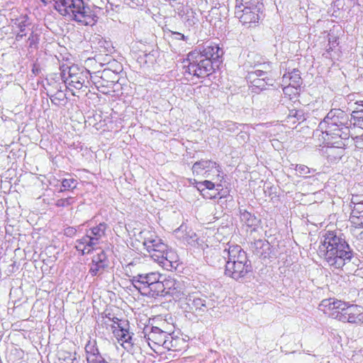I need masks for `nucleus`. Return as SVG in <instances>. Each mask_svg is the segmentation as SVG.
Instances as JSON below:
<instances>
[{
    "mask_svg": "<svg viewBox=\"0 0 363 363\" xmlns=\"http://www.w3.org/2000/svg\"><path fill=\"white\" fill-rule=\"evenodd\" d=\"M132 283L143 296L152 298L169 296L178 301L179 306L180 301L189 292L183 281L155 272L139 274L133 277Z\"/></svg>",
    "mask_w": 363,
    "mask_h": 363,
    "instance_id": "obj_1",
    "label": "nucleus"
},
{
    "mask_svg": "<svg viewBox=\"0 0 363 363\" xmlns=\"http://www.w3.org/2000/svg\"><path fill=\"white\" fill-rule=\"evenodd\" d=\"M318 253L328 266L337 269L350 262L354 257L345 236L335 231H327L322 235Z\"/></svg>",
    "mask_w": 363,
    "mask_h": 363,
    "instance_id": "obj_2",
    "label": "nucleus"
},
{
    "mask_svg": "<svg viewBox=\"0 0 363 363\" xmlns=\"http://www.w3.org/2000/svg\"><path fill=\"white\" fill-rule=\"evenodd\" d=\"M223 55V50L216 44H206L187 55L184 72L196 77H206L213 70V64L220 62Z\"/></svg>",
    "mask_w": 363,
    "mask_h": 363,
    "instance_id": "obj_3",
    "label": "nucleus"
},
{
    "mask_svg": "<svg viewBox=\"0 0 363 363\" xmlns=\"http://www.w3.org/2000/svg\"><path fill=\"white\" fill-rule=\"evenodd\" d=\"M350 119L348 115L340 108L331 109L321 121L315 130V134L320 133L323 139L328 143L336 138L348 139L350 137Z\"/></svg>",
    "mask_w": 363,
    "mask_h": 363,
    "instance_id": "obj_4",
    "label": "nucleus"
},
{
    "mask_svg": "<svg viewBox=\"0 0 363 363\" xmlns=\"http://www.w3.org/2000/svg\"><path fill=\"white\" fill-rule=\"evenodd\" d=\"M55 9L63 16H67L85 26H93L97 22L95 10L83 0H53Z\"/></svg>",
    "mask_w": 363,
    "mask_h": 363,
    "instance_id": "obj_5",
    "label": "nucleus"
},
{
    "mask_svg": "<svg viewBox=\"0 0 363 363\" xmlns=\"http://www.w3.org/2000/svg\"><path fill=\"white\" fill-rule=\"evenodd\" d=\"M179 307L184 312L191 313L197 317H202L213 310L216 302L200 292H188L185 298L180 301Z\"/></svg>",
    "mask_w": 363,
    "mask_h": 363,
    "instance_id": "obj_6",
    "label": "nucleus"
},
{
    "mask_svg": "<svg viewBox=\"0 0 363 363\" xmlns=\"http://www.w3.org/2000/svg\"><path fill=\"white\" fill-rule=\"evenodd\" d=\"M62 78L71 91L88 88L91 84V73L84 67L73 65L62 71ZM74 96L75 94L72 92Z\"/></svg>",
    "mask_w": 363,
    "mask_h": 363,
    "instance_id": "obj_7",
    "label": "nucleus"
},
{
    "mask_svg": "<svg viewBox=\"0 0 363 363\" xmlns=\"http://www.w3.org/2000/svg\"><path fill=\"white\" fill-rule=\"evenodd\" d=\"M108 228V225L103 222L86 230L85 235L76 241L77 250L81 252L82 255L89 254L105 238Z\"/></svg>",
    "mask_w": 363,
    "mask_h": 363,
    "instance_id": "obj_8",
    "label": "nucleus"
},
{
    "mask_svg": "<svg viewBox=\"0 0 363 363\" xmlns=\"http://www.w3.org/2000/svg\"><path fill=\"white\" fill-rule=\"evenodd\" d=\"M189 0H172L171 6L184 22L189 31L196 32L199 18L196 13L188 4Z\"/></svg>",
    "mask_w": 363,
    "mask_h": 363,
    "instance_id": "obj_9",
    "label": "nucleus"
},
{
    "mask_svg": "<svg viewBox=\"0 0 363 363\" xmlns=\"http://www.w3.org/2000/svg\"><path fill=\"white\" fill-rule=\"evenodd\" d=\"M262 66L263 69H267V67H269V65L263 64ZM246 79L250 83L252 91L257 94L265 90L267 86H273L274 83V79L272 77L271 74L264 69L249 72Z\"/></svg>",
    "mask_w": 363,
    "mask_h": 363,
    "instance_id": "obj_10",
    "label": "nucleus"
},
{
    "mask_svg": "<svg viewBox=\"0 0 363 363\" xmlns=\"http://www.w3.org/2000/svg\"><path fill=\"white\" fill-rule=\"evenodd\" d=\"M263 7V4H236L235 15L243 25L251 26L258 23Z\"/></svg>",
    "mask_w": 363,
    "mask_h": 363,
    "instance_id": "obj_11",
    "label": "nucleus"
},
{
    "mask_svg": "<svg viewBox=\"0 0 363 363\" xmlns=\"http://www.w3.org/2000/svg\"><path fill=\"white\" fill-rule=\"evenodd\" d=\"M111 76L116 77V74L109 69H104L102 72H95L91 76V83L93 84L97 90L102 94H107L113 88L115 80L108 79Z\"/></svg>",
    "mask_w": 363,
    "mask_h": 363,
    "instance_id": "obj_12",
    "label": "nucleus"
},
{
    "mask_svg": "<svg viewBox=\"0 0 363 363\" xmlns=\"http://www.w3.org/2000/svg\"><path fill=\"white\" fill-rule=\"evenodd\" d=\"M143 333L148 345L154 351H156L160 347H164L169 334L160 328L154 326H146L144 328Z\"/></svg>",
    "mask_w": 363,
    "mask_h": 363,
    "instance_id": "obj_13",
    "label": "nucleus"
},
{
    "mask_svg": "<svg viewBox=\"0 0 363 363\" xmlns=\"http://www.w3.org/2000/svg\"><path fill=\"white\" fill-rule=\"evenodd\" d=\"M192 172L194 174L202 175L206 178H209L211 175L219 177L221 169L220 165L214 161L201 160L193 164Z\"/></svg>",
    "mask_w": 363,
    "mask_h": 363,
    "instance_id": "obj_14",
    "label": "nucleus"
},
{
    "mask_svg": "<svg viewBox=\"0 0 363 363\" xmlns=\"http://www.w3.org/2000/svg\"><path fill=\"white\" fill-rule=\"evenodd\" d=\"M347 303V302L340 300L329 298L323 300L320 306L323 308L322 310L325 314L340 321V318L344 314Z\"/></svg>",
    "mask_w": 363,
    "mask_h": 363,
    "instance_id": "obj_15",
    "label": "nucleus"
},
{
    "mask_svg": "<svg viewBox=\"0 0 363 363\" xmlns=\"http://www.w3.org/2000/svg\"><path fill=\"white\" fill-rule=\"evenodd\" d=\"M252 269L250 262H238L237 263L231 261H226L225 274V275L238 280L244 277Z\"/></svg>",
    "mask_w": 363,
    "mask_h": 363,
    "instance_id": "obj_16",
    "label": "nucleus"
},
{
    "mask_svg": "<svg viewBox=\"0 0 363 363\" xmlns=\"http://www.w3.org/2000/svg\"><path fill=\"white\" fill-rule=\"evenodd\" d=\"M109 261L107 258L106 253L104 251H100L92 257L91 262L89 264V274L94 276L101 275L108 268Z\"/></svg>",
    "mask_w": 363,
    "mask_h": 363,
    "instance_id": "obj_17",
    "label": "nucleus"
},
{
    "mask_svg": "<svg viewBox=\"0 0 363 363\" xmlns=\"http://www.w3.org/2000/svg\"><path fill=\"white\" fill-rule=\"evenodd\" d=\"M340 321L351 323H363V307L347 303Z\"/></svg>",
    "mask_w": 363,
    "mask_h": 363,
    "instance_id": "obj_18",
    "label": "nucleus"
},
{
    "mask_svg": "<svg viewBox=\"0 0 363 363\" xmlns=\"http://www.w3.org/2000/svg\"><path fill=\"white\" fill-rule=\"evenodd\" d=\"M87 363H107L101 354L94 340H90L85 345Z\"/></svg>",
    "mask_w": 363,
    "mask_h": 363,
    "instance_id": "obj_19",
    "label": "nucleus"
},
{
    "mask_svg": "<svg viewBox=\"0 0 363 363\" xmlns=\"http://www.w3.org/2000/svg\"><path fill=\"white\" fill-rule=\"evenodd\" d=\"M250 249L255 255L263 259L269 258L271 257V245L267 240H255L251 242Z\"/></svg>",
    "mask_w": 363,
    "mask_h": 363,
    "instance_id": "obj_20",
    "label": "nucleus"
},
{
    "mask_svg": "<svg viewBox=\"0 0 363 363\" xmlns=\"http://www.w3.org/2000/svg\"><path fill=\"white\" fill-rule=\"evenodd\" d=\"M143 245L145 247L147 252L157 249H166L167 245L155 233L150 232H144Z\"/></svg>",
    "mask_w": 363,
    "mask_h": 363,
    "instance_id": "obj_21",
    "label": "nucleus"
},
{
    "mask_svg": "<svg viewBox=\"0 0 363 363\" xmlns=\"http://www.w3.org/2000/svg\"><path fill=\"white\" fill-rule=\"evenodd\" d=\"M224 252L227 254V261L237 263L238 262H247L248 259L246 252L240 245H230L228 250H225Z\"/></svg>",
    "mask_w": 363,
    "mask_h": 363,
    "instance_id": "obj_22",
    "label": "nucleus"
},
{
    "mask_svg": "<svg viewBox=\"0 0 363 363\" xmlns=\"http://www.w3.org/2000/svg\"><path fill=\"white\" fill-rule=\"evenodd\" d=\"M174 233L179 240L186 242L188 245L194 246L197 242V235L191 230H186V227L182 225L174 231Z\"/></svg>",
    "mask_w": 363,
    "mask_h": 363,
    "instance_id": "obj_23",
    "label": "nucleus"
},
{
    "mask_svg": "<svg viewBox=\"0 0 363 363\" xmlns=\"http://www.w3.org/2000/svg\"><path fill=\"white\" fill-rule=\"evenodd\" d=\"M324 154L328 162L331 163H336L340 161L345 155V149L341 147L328 146L324 150Z\"/></svg>",
    "mask_w": 363,
    "mask_h": 363,
    "instance_id": "obj_24",
    "label": "nucleus"
},
{
    "mask_svg": "<svg viewBox=\"0 0 363 363\" xmlns=\"http://www.w3.org/2000/svg\"><path fill=\"white\" fill-rule=\"evenodd\" d=\"M282 82L285 84L289 82V84L294 88L299 87L302 84L300 71L294 69L292 71L288 72L284 74Z\"/></svg>",
    "mask_w": 363,
    "mask_h": 363,
    "instance_id": "obj_25",
    "label": "nucleus"
},
{
    "mask_svg": "<svg viewBox=\"0 0 363 363\" xmlns=\"http://www.w3.org/2000/svg\"><path fill=\"white\" fill-rule=\"evenodd\" d=\"M185 345L184 340L179 337H173L168 334L167 340L163 348L172 351H181L184 349Z\"/></svg>",
    "mask_w": 363,
    "mask_h": 363,
    "instance_id": "obj_26",
    "label": "nucleus"
},
{
    "mask_svg": "<svg viewBox=\"0 0 363 363\" xmlns=\"http://www.w3.org/2000/svg\"><path fill=\"white\" fill-rule=\"evenodd\" d=\"M177 262L178 255L177 253L174 250H167L164 259L161 262V266L167 270H171L172 268H176L174 264H177Z\"/></svg>",
    "mask_w": 363,
    "mask_h": 363,
    "instance_id": "obj_27",
    "label": "nucleus"
},
{
    "mask_svg": "<svg viewBox=\"0 0 363 363\" xmlns=\"http://www.w3.org/2000/svg\"><path fill=\"white\" fill-rule=\"evenodd\" d=\"M240 219L248 227L256 226L259 222L256 216L245 210L240 211Z\"/></svg>",
    "mask_w": 363,
    "mask_h": 363,
    "instance_id": "obj_28",
    "label": "nucleus"
},
{
    "mask_svg": "<svg viewBox=\"0 0 363 363\" xmlns=\"http://www.w3.org/2000/svg\"><path fill=\"white\" fill-rule=\"evenodd\" d=\"M12 21L13 22V26L18 28L21 33H25L26 28L30 24L29 18L26 15L21 16Z\"/></svg>",
    "mask_w": 363,
    "mask_h": 363,
    "instance_id": "obj_29",
    "label": "nucleus"
},
{
    "mask_svg": "<svg viewBox=\"0 0 363 363\" xmlns=\"http://www.w3.org/2000/svg\"><path fill=\"white\" fill-rule=\"evenodd\" d=\"M168 247L167 246L166 249H157L153 250V251L149 252L150 257L156 262H157L160 265H161V262L164 257L165 252L167 251Z\"/></svg>",
    "mask_w": 363,
    "mask_h": 363,
    "instance_id": "obj_30",
    "label": "nucleus"
},
{
    "mask_svg": "<svg viewBox=\"0 0 363 363\" xmlns=\"http://www.w3.org/2000/svg\"><path fill=\"white\" fill-rule=\"evenodd\" d=\"M352 212L350 218H357L363 212V201H351Z\"/></svg>",
    "mask_w": 363,
    "mask_h": 363,
    "instance_id": "obj_31",
    "label": "nucleus"
},
{
    "mask_svg": "<svg viewBox=\"0 0 363 363\" xmlns=\"http://www.w3.org/2000/svg\"><path fill=\"white\" fill-rule=\"evenodd\" d=\"M76 201V199L74 196H69L66 198L57 199L55 205L57 207H68L72 206Z\"/></svg>",
    "mask_w": 363,
    "mask_h": 363,
    "instance_id": "obj_32",
    "label": "nucleus"
},
{
    "mask_svg": "<svg viewBox=\"0 0 363 363\" xmlns=\"http://www.w3.org/2000/svg\"><path fill=\"white\" fill-rule=\"evenodd\" d=\"M129 323L128 320H121L117 324V326L112 325V329L114 335L126 332L129 330Z\"/></svg>",
    "mask_w": 363,
    "mask_h": 363,
    "instance_id": "obj_33",
    "label": "nucleus"
},
{
    "mask_svg": "<svg viewBox=\"0 0 363 363\" xmlns=\"http://www.w3.org/2000/svg\"><path fill=\"white\" fill-rule=\"evenodd\" d=\"M77 186V181L74 179H64L62 181V187L60 192H62L65 190L74 189Z\"/></svg>",
    "mask_w": 363,
    "mask_h": 363,
    "instance_id": "obj_34",
    "label": "nucleus"
},
{
    "mask_svg": "<svg viewBox=\"0 0 363 363\" xmlns=\"http://www.w3.org/2000/svg\"><path fill=\"white\" fill-rule=\"evenodd\" d=\"M295 169L300 176H306L309 174L314 173L315 171V169H310L304 164H297Z\"/></svg>",
    "mask_w": 363,
    "mask_h": 363,
    "instance_id": "obj_35",
    "label": "nucleus"
},
{
    "mask_svg": "<svg viewBox=\"0 0 363 363\" xmlns=\"http://www.w3.org/2000/svg\"><path fill=\"white\" fill-rule=\"evenodd\" d=\"M363 228L357 225H352L350 228V232L352 235L354 237H356L359 240H363Z\"/></svg>",
    "mask_w": 363,
    "mask_h": 363,
    "instance_id": "obj_36",
    "label": "nucleus"
},
{
    "mask_svg": "<svg viewBox=\"0 0 363 363\" xmlns=\"http://www.w3.org/2000/svg\"><path fill=\"white\" fill-rule=\"evenodd\" d=\"M50 99L53 104L59 105L60 102L65 99V94L62 91H58L55 94L50 96Z\"/></svg>",
    "mask_w": 363,
    "mask_h": 363,
    "instance_id": "obj_37",
    "label": "nucleus"
},
{
    "mask_svg": "<svg viewBox=\"0 0 363 363\" xmlns=\"http://www.w3.org/2000/svg\"><path fill=\"white\" fill-rule=\"evenodd\" d=\"M132 335L133 334H131L129 332V330H126V332H124L122 333H119L118 334L115 335V336L119 340L123 341L124 342H126V343H130L131 340H132Z\"/></svg>",
    "mask_w": 363,
    "mask_h": 363,
    "instance_id": "obj_38",
    "label": "nucleus"
},
{
    "mask_svg": "<svg viewBox=\"0 0 363 363\" xmlns=\"http://www.w3.org/2000/svg\"><path fill=\"white\" fill-rule=\"evenodd\" d=\"M242 125L238 124L233 121H227L225 123L223 129H225L226 131L230 132V133H235V131L239 130V127L242 126Z\"/></svg>",
    "mask_w": 363,
    "mask_h": 363,
    "instance_id": "obj_39",
    "label": "nucleus"
},
{
    "mask_svg": "<svg viewBox=\"0 0 363 363\" xmlns=\"http://www.w3.org/2000/svg\"><path fill=\"white\" fill-rule=\"evenodd\" d=\"M249 138V135L244 131H240L236 136V139L240 143H245Z\"/></svg>",
    "mask_w": 363,
    "mask_h": 363,
    "instance_id": "obj_40",
    "label": "nucleus"
},
{
    "mask_svg": "<svg viewBox=\"0 0 363 363\" xmlns=\"http://www.w3.org/2000/svg\"><path fill=\"white\" fill-rule=\"evenodd\" d=\"M237 4L250 5L252 4H262V0H236Z\"/></svg>",
    "mask_w": 363,
    "mask_h": 363,
    "instance_id": "obj_41",
    "label": "nucleus"
},
{
    "mask_svg": "<svg viewBox=\"0 0 363 363\" xmlns=\"http://www.w3.org/2000/svg\"><path fill=\"white\" fill-rule=\"evenodd\" d=\"M335 48V47H333L332 45L328 44L325 49V51L323 53V56L328 59L332 58L333 56L331 52Z\"/></svg>",
    "mask_w": 363,
    "mask_h": 363,
    "instance_id": "obj_42",
    "label": "nucleus"
},
{
    "mask_svg": "<svg viewBox=\"0 0 363 363\" xmlns=\"http://www.w3.org/2000/svg\"><path fill=\"white\" fill-rule=\"evenodd\" d=\"M172 36L177 39V40H182L184 41H187L188 40V35H185L184 34H182L179 32H172Z\"/></svg>",
    "mask_w": 363,
    "mask_h": 363,
    "instance_id": "obj_43",
    "label": "nucleus"
},
{
    "mask_svg": "<svg viewBox=\"0 0 363 363\" xmlns=\"http://www.w3.org/2000/svg\"><path fill=\"white\" fill-rule=\"evenodd\" d=\"M77 233V230L73 227H68L65 229V235L67 237H72Z\"/></svg>",
    "mask_w": 363,
    "mask_h": 363,
    "instance_id": "obj_44",
    "label": "nucleus"
},
{
    "mask_svg": "<svg viewBox=\"0 0 363 363\" xmlns=\"http://www.w3.org/2000/svg\"><path fill=\"white\" fill-rule=\"evenodd\" d=\"M28 40L29 42V46L32 47L37 43L38 35L36 34H34L33 33H31L30 36L28 37Z\"/></svg>",
    "mask_w": 363,
    "mask_h": 363,
    "instance_id": "obj_45",
    "label": "nucleus"
},
{
    "mask_svg": "<svg viewBox=\"0 0 363 363\" xmlns=\"http://www.w3.org/2000/svg\"><path fill=\"white\" fill-rule=\"evenodd\" d=\"M201 184L204 186L205 188L207 189H213L215 187V184L212 182L208 180H205Z\"/></svg>",
    "mask_w": 363,
    "mask_h": 363,
    "instance_id": "obj_46",
    "label": "nucleus"
},
{
    "mask_svg": "<svg viewBox=\"0 0 363 363\" xmlns=\"http://www.w3.org/2000/svg\"><path fill=\"white\" fill-rule=\"evenodd\" d=\"M362 113H363V108L352 111V113L351 115L354 118H362Z\"/></svg>",
    "mask_w": 363,
    "mask_h": 363,
    "instance_id": "obj_47",
    "label": "nucleus"
},
{
    "mask_svg": "<svg viewBox=\"0 0 363 363\" xmlns=\"http://www.w3.org/2000/svg\"><path fill=\"white\" fill-rule=\"evenodd\" d=\"M328 44L332 45L333 47H336L338 45L337 38L335 36L329 37Z\"/></svg>",
    "mask_w": 363,
    "mask_h": 363,
    "instance_id": "obj_48",
    "label": "nucleus"
},
{
    "mask_svg": "<svg viewBox=\"0 0 363 363\" xmlns=\"http://www.w3.org/2000/svg\"><path fill=\"white\" fill-rule=\"evenodd\" d=\"M301 116H302V115L299 114L298 111H295L294 113V111H291V112L289 114V117H295V118H297L298 120L301 119Z\"/></svg>",
    "mask_w": 363,
    "mask_h": 363,
    "instance_id": "obj_49",
    "label": "nucleus"
},
{
    "mask_svg": "<svg viewBox=\"0 0 363 363\" xmlns=\"http://www.w3.org/2000/svg\"><path fill=\"white\" fill-rule=\"evenodd\" d=\"M26 35V33H21V32H19L16 35V40L19 41Z\"/></svg>",
    "mask_w": 363,
    "mask_h": 363,
    "instance_id": "obj_50",
    "label": "nucleus"
},
{
    "mask_svg": "<svg viewBox=\"0 0 363 363\" xmlns=\"http://www.w3.org/2000/svg\"><path fill=\"white\" fill-rule=\"evenodd\" d=\"M32 71L36 75L39 73L40 68L38 66H37L35 64H34Z\"/></svg>",
    "mask_w": 363,
    "mask_h": 363,
    "instance_id": "obj_51",
    "label": "nucleus"
},
{
    "mask_svg": "<svg viewBox=\"0 0 363 363\" xmlns=\"http://www.w3.org/2000/svg\"><path fill=\"white\" fill-rule=\"evenodd\" d=\"M334 6H337V9H340V6H342V1L340 0H337L334 2Z\"/></svg>",
    "mask_w": 363,
    "mask_h": 363,
    "instance_id": "obj_52",
    "label": "nucleus"
},
{
    "mask_svg": "<svg viewBox=\"0 0 363 363\" xmlns=\"http://www.w3.org/2000/svg\"><path fill=\"white\" fill-rule=\"evenodd\" d=\"M111 321L114 323V324H118L119 322H121V320L116 317H113L112 319H111Z\"/></svg>",
    "mask_w": 363,
    "mask_h": 363,
    "instance_id": "obj_53",
    "label": "nucleus"
},
{
    "mask_svg": "<svg viewBox=\"0 0 363 363\" xmlns=\"http://www.w3.org/2000/svg\"><path fill=\"white\" fill-rule=\"evenodd\" d=\"M356 104L363 108V101H357Z\"/></svg>",
    "mask_w": 363,
    "mask_h": 363,
    "instance_id": "obj_54",
    "label": "nucleus"
},
{
    "mask_svg": "<svg viewBox=\"0 0 363 363\" xmlns=\"http://www.w3.org/2000/svg\"><path fill=\"white\" fill-rule=\"evenodd\" d=\"M353 199H354L356 202H357V201H359V197H358L357 196H354V197L353 196V197H352V201Z\"/></svg>",
    "mask_w": 363,
    "mask_h": 363,
    "instance_id": "obj_55",
    "label": "nucleus"
},
{
    "mask_svg": "<svg viewBox=\"0 0 363 363\" xmlns=\"http://www.w3.org/2000/svg\"><path fill=\"white\" fill-rule=\"evenodd\" d=\"M106 318H107L109 320H111L112 318L111 317V314L108 313V314H106Z\"/></svg>",
    "mask_w": 363,
    "mask_h": 363,
    "instance_id": "obj_56",
    "label": "nucleus"
},
{
    "mask_svg": "<svg viewBox=\"0 0 363 363\" xmlns=\"http://www.w3.org/2000/svg\"><path fill=\"white\" fill-rule=\"evenodd\" d=\"M45 4H47V2L45 0H41Z\"/></svg>",
    "mask_w": 363,
    "mask_h": 363,
    "instance_id": "obj_57",
    "label": "nucleus"
},
{
    "mask_svg": "<svg viewBox=\"0 0 363 363\" xmlns=\"http://www.w3.org/2000/svg\"><path fill=\"white\" fill-rule=\"evenodd\" d=\"M359 217L362 216L363 217V212L359 216Z\"/></svg>",
    "mask_w": 363,
    "mask_h": 363,
    "instance_id": "obj_58",
    "label": "nucleus"
}]
</instances>
